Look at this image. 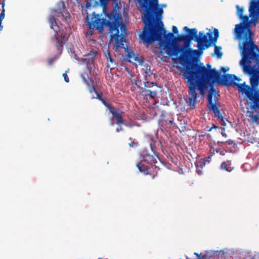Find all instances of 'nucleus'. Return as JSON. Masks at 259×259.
Wrapping results in <instances>:
<instances>
[{
	"instance_id": "obj_1",
	"label": "nucleus",
	"mask_w": 259,
	"mask_h": 259,
	"mask_svg": "<svg viewBox=\"0 0 259 259\" xmlns=\"http://www.w3.org/2000/svg\"><path fill=\"white\" fill-rule=\"evenodd\" d=\"M241 56L240 64L244 73L249 75L251 87L246 85L245 82L238 83L235 82V80L239 81L241 79L234 74H225L222 76L221 72L211 69L209 64H207V68L202 63L193 64L190 70H186L189 88V98L187 103L191 109L194 108L197 97L196 90L203 96L208 88V85H211L214 82L222 83L226 87H237L239 92L245 94L247 99L253 102L259 93L257 88L259 84V72L255 65L250 66V64L252 65L251 63H253L252 59L255 58L254 55H250L248 59H244L241 52Z\"/></svg>"
},
{
	"instance_id": "obj_2",
	"label": "nucleus",
	"mask_w": 259,
	"mask_h": 259,
	"mask_svg": "<svg viewBox=\"0 0 259 259\" xmlns=\"http://www.w3.org/2000/svg\"><path fill=\"white\" fill-rule=\"evenodd\" d=\"M106 18H102L99 14L93 13L91 20L88 22L90 29L96 28L99 32H102L104 26L109 27L112 38L114 39L115 45L117 48H124L123 42L125 41V34H127V29L122 22L121 14L114 8L111 12L107 13Z\"/></svg>"
},
{
	"instance_id": "obj_3",
	"label": "nucleus",
	"mask_w": 259,
	"mask_h": 259,
	"mask_svg": "<svg viewBox=\"0 0 259 259\" xmlns=\"http://www.w3.org/2000/svg\"><path fill=\"white\" fill-rule=\"evenodd\" d=\"M165 30L163 23L159 21L149 25H145L140 35V38L147 44H151L155 41H159V48L169 56L174 55V48L177 44L172 42L174 38L172 33L164 34Z\"/></svg>"
},
{
	"instance_id": "obj_4",
	"label": "nucleus",
	"mask_w": 259,
	"mask_h": 259,
	"mask_svg": "<svg viewBox=\"0 0 259 259\" xmlns=\"http://www.w3.org/2000/svg\"><path fill=\"white\" fill-rule=\"evenodd\" d=\"M184 30H185L188 34V38L184 41V46L180 47L178 45L174 48V55L178 56L179 53H181L178 59L182 64L184 66L183 69V76L185 79L187 80L188 83V77H187V71L186 70L190 69L193 64H198L197 63L193 62V60L195 56L199 55V51L197 50H193L190 48V41L192 40H195V36H196L197 30L196 28L190 29L188 27L185 26L184 27Z\"/></svg>"
},
{
	"instance_id": "obj_5",
	"label": "nucleus",
	"mask_w": 259,
	"mask_h": 259,
	"mask_svg": "<svg viewBox=\"0 0 259 259\" xmlns=\"http://www.w3.org/2000/svg\"><path fill=\"white\" fill-rule=\"evenodd\" d=\"M239 19H242V22L235 25L234 32L238 39L244 40L240 48L243 54L244 59H248L249 55H255V52L259 51V48L253 41V33L251 30L249 17L247 16H242Z\"/></svg>"
},
{
	"instance_id": "obj_6",
	"label": "nucleus",
	"mask_w": 259,
	"mask_h": 259,
	"mask_svg": "<svg viewBox=\"0 0 259 259\" xmlns=\"http://www.w3.org/2000/svg\"><path fill=\"white\" fill-rule=\"evenodd\" d=\"M143 12V21L145 25H149L160 21L163 13L158 0H137Z\"/></svg>"
},
{
	"instance_id": "obj_7",
	"label": "nucleus",
	"mask_w": 259,
	"mask_h": 259,
	"mask_svg": "<svg viewBox=\"0 0 259 259\" xmlns=\"http://www.w3.org/2000/svg\"><path fill=\"white\" fill-rule=\"evenodd\" d=\"M48 21L51 28L53 29L55 32L54 37L52 38V41L54 44L58 52L61 54L63 47L68 39L66 33L64 30L60 29L59 26L57 24L56 20L53 16L49 17Z\"/></svg>"
},
{
	"instance_id": "obj_8",
	"label": "nucleus",
	"mask_w": 259,
	"mask_h": 259,
	"mask_svg": "<svg viewBox=\"0 0 259 259\" xmlns=\"http://www.w3.org/2000/svg\"><path fill=\"white\" fill-rule=\"evenodd\" d=\"M220 95L217 93L213 87H211L208 92L207 99L208 104L207 108L210 111H212L214 114V116L220 120L221 124L225 125L226 121L227 119L223 117L219 110V105L218 104L219 101V97Z\"/></svg>"
},
{
	"instance_id": "obj_9",
	"label": "nucleus",
	"mask_w": 259,
	"mask_h": 259,
	"mask_svg": "<svg viewBox=\"0 0 259 259\" xmlns=\"http://www.w3.org/2000/svg\"><path fill=\"white\" fill-rule=\"evenodd\" d=\"M195 41L197 42V47L199 51V54L201 55L203 50L211 46V42L209 41V35L204 34L202 32L200 31L198 35V31L196 36H195Z\"/></svg>"
},
{
	"instance_id": "obj_10",
	"label": "nucleus",
	"mask_w": 259,
	"mask_h": 259,
	"mask_svg": "<svg viewBox=\"0 0 259 259\" xmlns=\"http://www.w3.org/2000/svg\"><path fill=\"white\" fill-rule=\"evenodd\" d=\"M140 158L142 160L147 162L151 165L157 163L156 158H158V153L155 154H150L146 149H143L140 153Z\"/></svg>"
},
{
	"instance_id": "obj_11",
	"label": "nucleus",
	"mask_w": 259,
	"mask_h": 259,
	"mask_svg": "<svg viewBox=\"0 0 259 259\" xmlns=\"http://www.w3.org/2000/svg\"><path fill=\"white\" fill-rule=\"evenodd\" d=\"M249 16L252 17L253 23L257 21L256 17L259 15V0H251L249 7Z\"/></svg>"
},
{
	"instance_id": "obj_12",
	"label": "nucleus",
	"mask_w": 259,
	"mask_h": 259,
	"mask_svg": "<svg viewBox=\"0 0 259 259\" xmlns=\"http://www.w3.org/2000/svg\"><path fill=\"white\" fill-rule=\"evenodd\" d=\"M98 51L95 50H92L90 53L84 55V58L82 59V62L87 64V68L88 69L90 73H91L92 68L89 66V65L93 64L94 58L98 54Z\"/></svg>"
},
{
	"instance_id": "obj_13",
	"label": "nucleus",
	"mask_w": 259,
	"mask_h": 259,
	"mask_svg": "<svg viewBox=\"0 0 259 259\" xmlns=\"http://www.w3.org/2000/svg\"><path fill=\"white\" fill-rule=\"evenodd\" d=\"M110 112L113 116V119L116 120L117 124H122L124 122V119L123 118L124 113L123 112L114 107L110 108Z\"/></svg>"
},
{
	"instance_id": "obj_14",
	"label": "nucleus",
	"mask_w": 259,
	"mask_h": 259,
	"mask_svg": "<svg viewBox=\"0 0 259 259\" xmlns=\"http://www.w3.org/2000/svg\"><path fill=\"white\" fill-rule=\"evenodd\" d=\"M81 77L83 80V81L87 84L88 87H90L89 90L90 92L92 93L93 92H95L96 93L97 91L96 90V88L94 86V82L93 80L89 76L88 74L86 72H83L81 74Z\"/></svg>"
},
{
	"instance_id": "obj_15",
	"label": "nucleus",
	"mask_w": 259,
	"mask_h": 259,
	"mask_svg": "<svg viewBox=\"0 0 259 259\" xmlns=\"http://www.w3.org/2000/svg\"><path fill=\"white\" fill-rule=\"evenodd\" d=\"M212 253V251H206L204 254L195 252L194 255L198 257V259H211L213 258Z\"/></svg>"
},
{
	"instance_id": "obj_16",
	"label": "nucleus",
	"mask_w": 259,
	"mask_h": 259,
	"mask_svg": "<svg viewBox=\"0 0 259 259\" xmlns=\"http://www.w3.org/2000/svg\"><path fill=\"white\" fill-rule=\"evenodd\" d=\"M221 168L228 172L231 171L233 169L232 166V163L230 161H224L221 163Z\"/></svg>"
},
{
	"instance_id": "obj_17",
	"label": "nucleus",
	"mask_w": 259,
	"mask_h": 259,
	"mask_svg": "<svg viewBox=\"0 0 259 259\" xmlns=\"http://www.w3.org/2000/svg\"><path fill=\"white\" fill-rule=\"evenodd\" d=\"M137 166L138 167L139 171L141 172H143L145 175H148L149 174V167L148 166L145 165L141 163H139L137 164Z\"/></svg>"
},
{
	"instance_id": "obj_18",
	"label": "nucleus",
	"mask_w": 259,
	"mask_h": 259,
	"mask_svg": "<svg viewBox=\"0 0 259 259\" xmlns=\"http://www.w3.org/2000/svg\"><path fill=\"white\" fill-rule=\"evenodd\" d=\"M250 108L253 110H259V92L254 100L252 102Z\"/></svg>"
},
{
	"instance_id": "obj_19",
	"label": "nucleus",
	"mask_w": 259,
	"mask_h": 259,
	"mask_svg": "<svg viewBox=\"0 0 259 259\" xmlns=\"http://www.w3.org/2000/svg\"><path fill=\"white\" fill-rule=\"evenodd\" d=\"M212 252H213V253H212L213 259H220V258L222 259V256L223 255V254L224 253V249H223L220 251H218V250L212 251Z\"/></svg>"
},
{
	"instance_id": "obj_20",
	"label": "nucleus",
	"mask_w": 259,
	"mask_h": 259,
	"mask_svg": "<svg viewBox=\"0 0 259 259\" xmlns=\"http://www.w3.org/2000/svg\"><path fill=\"white\" fill-rule=\"evenodd\" d=\"M224 253L222 256V258L223 259H231L232 255L234 253V252H232V251L226 248L224 249Z\"/></svg>"
},
{
	"instance_id": "obj_21",
	"label": "nucleus",
	"mask_w": 259,
	"mask_h": 259,
	"mask_svg": "<svg viewBox=\"0 0 259 259\" xmlns=\"http://www.w3.org/2000/svg\"><path fill=\"white\" fill-rule=\"evenodd\" d=\"M128 57L130 59H134L135 61H138L140 63H142L143 62V58L140 57L136 55L135 54L133 53L132 52H128Z\"/></svg>"
},
{
	"instance_id": "obj_22",
	"label": "nucleus",
	"mask_w": 259,
	"mask_h": 259,
	"mask_svg": "<svg viewBox=\"0 0 259 259\" xmlns=\"http://www.w3.org/2000/svg\"><path fill=\"white\" fill-rule=\"evenodd\" d=\"M186 123L185 121L183 120H180V123L179 125L178 126V128H179L180 132L181 133L184 132L186 131Z\"/></svg>"
},
{
	"instance_id": "obj_23",
	"label": "nucleus",
	"mask_w": 259,
	"mask_h": 259,
	"mask_svg": "<svg viewBox=\"0 0 259 259\" xmlns=\"http://www.w3.org/2000/svg\"><path fill=\"white\" fill-rule=\"evenodd\" d=\"M221 47H219L216 45H214V53L215 55H217L218 58H221L222 57V53L221 52Z\"/></svg>"
},
{
	"instance_id": "obj_24",
	"label": "nucleus",
	"mask_w": 259,
	"mask_h": 259,
	"mask_svg": "<svg viewBox=\"0 0 259 259\" xmlns=\"http://www.w3.org/2000/svg\"><path fill=\"white\" fill-rule=\"evenodd\" d=\"M105 55L108 61H109V62L112 64L114 63V60L111 57L109 49H107V52H105Z\"/></svg>"
},
{
	"instance_id": "obj_25",
	"label": "nucleus",
	"mask_w": 259,
	"mask_h": 259,
	"mask_svg": "<svg viewBox=\"0 0 259 259\" xmlns=\"http://www.w3.org/2000/svg\"><path fill=\"white\" fill-rule=\"evenodd\" d=\"M144 87L147 89L151 88L152 87H153L154 85H156V86L158 87L156 83L152 82V81H151V82L148 81L147 80L146 81L144 82Z\"/></svg>"
},
{
	"instance_id": "obj_26",
	"label": "nucleus",
	"mask_w": 259,
	"mask_h": 259,
	"mask_svg": "<svg viewBox=\"0 0 259 259\" xmlns=\"http://www.w3.org/2000/svg\"><path fill=\"white\" fill-rule=\"evenodd\" d=\"M237 9V14L239 18H241L243 15V13L244 12V9L242 7H239L238 5L236 6Z\"/></svg>"
},
{
	"instance_id": "obj_27",
	"label": "nucleus",
	"mask_w": 259,
	"mask_h": 259,
	"mask_svg": "<svg viewBox=\"0 0 259 259\" xmlns=\"http://www.w3.org/2000/svg\"><path fill=\"white\" fill-rule=\"evenodd\" d=\"M188 34H181L178 35V36L177 38V41L180 42V41H184L185 40L187 39L188 38Z\"/></svg>"
},
{
	"instance_id": "obj_28",
	"label": "nucleus",
	"mask_w": 259,
	"mask_h": 259,
	"mask_svg": "<svg viewBox=\"0 0 259 259\" xmlns=\"http://www.w3.org/2000/svg\"><path fill=\"white\" fill-rule=\"evenodd\" d=\"M249 117L252 122L259 123V116L257 114H250Z\"/></svg>"
},
{
	"instance_id": "obj_29",
	"label": "nucleus",
	"mask_w": 259,
	"mask_h": 259,
	"mask_svg": "<svg viewBox=\"0 0 259 259\" xmlns=\"http://www.w3.org/2000/svg\"><path fill=\"white\" fill-rule=\"evenodd\" d=\"M150 90L146 88H142L141 94L143 96L148 97V94H149V92Z\"/></svg>"
},
{
	"instance_id": "obj_30",
	"label": "nucleus",
	"mask_w": 259,
	"mask_h": 259,
	"mask_svg": "<svg viewBox=\"0 0 259 259\" xmlns=\"http://www.w3.org/2000/svg\"><path fill=\"white\" fill-rule=\"evenodd\" d=\"M207 34L209 35V41L211 44H213L214 45L216 42L217 41L218 38L212 37V33H207Z\"/></svg>"
},
{
	"instance_id": "obj_31",
	"label": "nucleus",
	"mask_w": 259,
	"mask_h": 259,
	"mask_svg": "<svg viewBox=\"0 0 259 259\" xmlns=\"http://www.w3.org/2000/svg\"><path fill=\"white\" fill-rule=\"evenodd\" d=\"M157 95V92L155 90H150L149 92V94H148V97H149L150 98L154 99Z\"/></svg>"
},
{
	"instance_id": "obj_32",
	"label": "nucleus",
	"mask_w": 259,
	"mask_h": 259,
	"mask_svg": "<svg viewBox=\"0 0 259 259\" xmlns=\"http://www.w3.org/2000/svg\"><path fill=\"white\" fill-rule=\"evenodd\" d=\"M150 148H151L152 151L153 152V154L156 155V153H157V152H156V147L155 144L154 142L153 141V140H151V141L150 143Z\"/></svg>"
},
{
	"instance_id": "obj_33",
	"label": "nucleus",
	"mask_w": 259,
	"mask_h": 259,
	"mask_svg": "<svg viewBox=\"0 0 259 259\" xmlns=\"http://www.w3.org/2000/svg\"><path fill=\"white\" fill-rule=\"evenodd\" d=\"M145 73V76L146 78H147L148 76L150 77L151 75H152L153 74V73L151 72L150 68L149 69H148V67L146 68ZM146 79L148 80L147 78H146Z\"/></svg>"
},
{
	"instance_id": "obj_34",
	"label": "nucleus",
	"mask_w": 259,
	"mask_h": 259,
	"mask_svg": "<svg viewBox=\"0 0 259 259\" xmlns=\"http://www.w3.org/2000/svg\"><path fill=\"white\" fill-rule=\"evenodd\" d=\"M122 124H124L126 126L132 127L134 126V124L132 123H130V122L127 121L126 120H124V122L122 123Z\"/></svg>"
},
{
	"instance_id": "obj_35",
	"label": "nucleus",
	"mask_w": 259,
	"mask_h": 259,
	"mask_svg": "<svg viewBox=\"0 0 259 259\" xmlns=\"http://www.w3.org/2000/svg\"><path fill=\"white\" fill-rule=\"evenodd\" d=\"M4 7L2 6L3 10L2 11L1 13L0 14V22H2L3 20L5 17V9L4 8Z\"/></svg>"
},
{
	"instance_id": "obj_36",
	"label": "nucleus",
	"mask_w": 259,
	"mask_h": 259,
	"mask_svg": "<svg viewBox=\"0 0 259 259\" xmlns=\"http://www.w3.org/2000/svg\"><path fill=\"white\" fill-rule=\"evenodd\" d=\"M100 101L103 103L104 105L108 107L109 109L111 107L109 104H108L103 98H102Z\"/></svg>"
},
{
	"instance_id": "obj_37",
	"label": "nucleus",
	"mask_w": 259,
	"mask_h": 259,
	"mask_svg": "<svg viewBox=\"0 0 259 259\" xmlns=\"http://www.w3.org/2000/svg\"><path fill=\"white\" fill-rule=\"evenodd\" d=\"M100 101L103 103L104 105L108 107L109 109L111 107L109 104H108L103 98H102Z\"/></svg>"
},
{
	"instance_id": "obj_38",
	"label": "nucleus",
	"mask_w": 259,
	"mask_h": 259,
	"mask_svg": "<svg viewBox=\"0 0 259 259\" xmlns=\"http://www.w3.org/2000/svg\"><path fill=\"white\" fill-rule=\"evenodd\" d=\"M213 34H214V36L213 37H215V38H218L219 36V30L217 28H214V30H213Z\"/></svg>"
},
{
	"instance_id": "obj_39",
	"label": "nucleus",
	"mask_w": 259,
	"mask_h": 259,
	"mask_svg": "<svg viewBox=\"0 0 259 259\" xmlns=\"http://www.w3.org/2000/svg\"><path fill=\"white\" fill-rule=\"evenodd\" d=\"M121 124H117L118 126L116 129V132L119 133L120 132L123 131L124 130H123V127H122Z\"/></svg>"
},
{
	"instance_id": "obj_40",
	"label": "nucleus",
	"mask_w": 259,
	"mask_h": 259,
	"mask_svg": "<svg viewBox=\"0 0 259 259\" xmlns=\"http://www.w3.org/2000/svg\"><path fill=\"white\" fill-rule=\"evenodd\" d=\"M128 145H129L130 147L134 148V147H137L138 145V143L133 141V142H131V143H130L128 144Z\"/></svg>"
},
{
	"instance_id": "obj_41",
	"label": "nucleus",
	"mask_w": 259,
	"mask_h": 259,
	"mask_svg": "<svg viewBox=\"0 0 259 259\" xmlns=\"http://www.w3.org/2000/svg\"><path fill=\"white\" fill-rule=\"evenodd\" d=\"M62 76L64 77V80L66 82H68L69 81V78H68V77L67 76V74L66 72L63 73V74H62Z\"/></svg>"
},
{
	"instance_id": "obj_42",
	"label": "nucleus",
	"mask_w": 259,
	"mask_h": 259,
	"mask_svg": "<svg viewBox=\"0 0 259 259\" xmlns=\"http://www.w3.org/2000/svg\"><path fill=\"white\" fill-rule=\"evenodd\" d=\"M172 33L178 34L179 33L178 28L175 26H172Z\"/></svg>"
},
{
	"instance_id": "obj_43",
	"label": "nucleus",
	"mask_w": 259,
	"mask_h": 259,
	"mask_svg": "<svg viewBox=\"0 0 259 259\" xmlns=\"http://www.w3.org/2000/svg\"><path fill=\"white\" fill-rule=\"evenodd\" d=\"M97 97L95 98L96 99H98L100 101L103 98H102V93H98V92L96 93Z\"/></svg>"
},
{
	"instance_id": "obj_44",
	"label": "nucleus",
	"mask_w": 259,
	"mask_h": 259,
	"mask_svg": "<svg viewBox=\"0 0 259 259\" xmlns=\"http://www.w3.org/2000/svg\"><path fill=\"white\" fill-rule=\"evenodd\" d=\"M211 157H212L211 155H209L208 157L204 158V161L205 162H210L211 159Z\"/></svg>"
},
{
	"instance_id": "obj_45",
	"label": "nucleus",
	"mask_w": 259,
	"mask_h": 259,
	"mask_svg": "<svg viewBox=\"0 0 259 259\" xmlns=\"http://www.w3.org/2000/svg\"><path fill=\"white\" fill-rule=\"evenodd\" d=\"M224 143L227 144L228 145H230L233 144V141L232 140H229L226 141Z\"/></svg>"
},
{
	"instance_id": "obj_46",
	"label": "nucleus",
	"mask_w": 259,
	"mask_h": 259,
	"mask_svg": "<svg viewBox=\"0 0 259 259\" xmlns=\"http://www.w3.org/2000/svg\"><path fill=\"white\" fill-rule=\"evenodd\" d=\"M55 58H52V59H49L48 61L49 64L52 65L53 63V62L55 61Z\"/></svg>"
},
{
	"instance_id": "obj_47",
	"label": "nucleus",
	"mask_w": 259,
	"mask_h": 259,
	"mask_svg": "<svg viewBox=\"0 0 259 259\" xmlns=\"http://www.w3.org/2000/svg\"><path fill=\"white\" fill-rule=\"evenodd\" d=\"M229 68H226L225 67H221L220 71H223L224 73L227 72Z\"/></svg>"
},
{
	"instance_id": "obj_48",
	"label": "nucleus",
	"mask_w": 259,
	"mask_h": 259,
	"mask_svg": "<svg viewBox=\"0 0 259 259\" xmlns=\"http://www.w3.org/2000/svg\"><path fill=\"white\" fill-rule=\"evenodd\" d=\"M59 5H61L62 7V9H60V11H62V10H63L64 9V4L63 2H60L59 3Z\"/></svg>"
},
{
	"instance_id": "obj_49",
	"label": "nucleus",
	"mask_w": 259,
	"mask_h": 259,
	"mask_svg": "<svg viewBox=\"0 0 259 259\" xmlns=\"http://www.w3.org/2000/svg\"><path fill=\"white\" fill-rule=\"evenodd\" d=\"M253 259H259V253L254 254Z\"/></svg>"
},
{
	"instance_id": "obj_50",
	"label": "nucleus",
	"mask_w": 259,
	"mask_h": 259,
	"mask_svg": "<svg viewBox=\"0 0 259 259\" xmlns=\"http://www.w3.org/2000/svg\"><path fill=\"white\" fill-rule=\"evenodd\" d=\"M3 26L2 24V22H0V31H2L3 29Z\"/></svg>"
},
{
	"instance_id": "obj_51",
	"label": "nucleus",
	"mask_w": 259,
	"mask_h": 259,
	"mask_svg": "<svg viewBox=\"0 0 259 259\" xmlns=\"http://www.w3.org/2000/svg\"><path fill=\"white\" fill-rule=\"evenodd\" d=\"M166 7V5L165 4H162V5H160V7H161L162 8V9L163 8H165Z\"/></svg>"
},
{
	"instance_id": "obj_52",
	"label": "nucleus",
	"mask_w": 259,
	"mask_h": 259,
	"mask_svg": "<svg viewBox=\"0 0 259 259\" xmlns=\"http://www.w3.org/2000/svg\"><path fill=\"white\" fill-rule=\"evenodd\" d=\"M5 1H6V0H3V2H2V6H3V7H4V6H5Z\"/></svg>"
},
{
	"instance_id": "obj_53",
	"label": "nucleus",
	"mask_w": 259,
	"mask_h": 259,
	"mask_svg": "<svg viewBox=\"0 0 259 259\" xmlns=\"http://www.w3.org/2000/svg\"><path fill=\"white\" fill-rule=\"evenodd\" d=\"M77 3L79 4H81V0H76Z\"/></svg>"
},
{
	"instance_id": "obj_54",
	"label": "nucleus",
	"mask_w": 259,
	"mask_h": 259,
	"mask_svg": "<svg viewBox=\"0 0 259 259\" xmlns=\"http://www.w3.org/2000/svg\"><path fill=\"white\" fill-rule=\"evenodd\" d=\"M168 123L172 124H174V123L173 122V121L172 120H169L168 121Z\"/></svg>"
},
{
	"instance_id": "obj_55",
	"label": "nucleus",
	"mask_w": 259,
	"mask_h": 259,
	"mask_svg": "<svg viewBox=\"0 0 259 259\" xmlns=\"http://www.w3.org/2000/svg\"><path fill=\"white\" fill-rule=\"evenodd\" d=\"M107 67L110 68L111 69L114 68V67H110L108 64H107Z\"/></svg>"
},
{
	"instance_id": "obj_56",
	"label": "nucleus",
	"mask_w": 259,
	"mask_h": 259,
	"mask_svg": "<svg viewBox=\"0 0 259 259\" xmlns=\"http://www.w3.org/2000/svg\"><path fill=\"white\" fill-rule=\"evenodd\" d=\"M212 128H218V126H215V125H213V126Z\"/></svg>"
},
{
	"instance_id": "obj_57",
	"label": "nucleus",
	"mask_w": 259,
	"mask_h": 259,
	"mask_svg": "<svg viewBox=\"0 0 259 259\" xmlns=\"http://www.w3.org/2000/svg\"><path fill=\"white\" fill-rule=\"evenodd\" d=\"M111 125H114V123H113V122H112V123H111Z\"/></svg>"
},
{
	"instance_id": "obj_58",
	"label": "nucleus",
	"mask_w": 259,
	"mask_h": 259,
	"mask_svg": "<svg viewBox=\"0 0 259 259\" xmlns=\"http://www.w3.org/2000/svg\"><path fill=\"white\" fill-rule=\"evenodd\" d=\"M125 50H127L128 49H127V48H125Z\"/></svg>"
}]
</instances>
